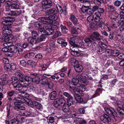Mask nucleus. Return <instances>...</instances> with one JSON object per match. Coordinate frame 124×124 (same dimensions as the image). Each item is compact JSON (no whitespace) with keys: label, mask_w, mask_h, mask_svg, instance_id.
Segmentation results:
<instances>
[{"label":"nucleus","mask_w":124,"mask_h":124,"mask_svg":"<svg viewBox=\"0 0 124 124\" xmlns=\"http://www.w3.org/2000/svg\"><path fill=\"white\" fill-rule=\"evenodd\" d=\"M15 19L9 16L4 17L2 19V23L4 25L2 28V33L4 35H10L11 34V28L9 26L12 24Z\"/></svg>","instance_id":"1"},{"label":"nucleus","mask_w":124,"mask_h":124,"mask_svg":"<svg viewBox=\"0 0 124 124\" xmlns=\"http://www.w3.org/2000/svg\"><path fill=\"white\" fill-rule=\"evenodd\" d=\"M8 48L4 47L1 50L6 53L9 51L15 54L17 56H19L20 54H22L23 49L21 45L19 43L16 44L15 46L11 45L8 46Z\"/></svg>","instance_id":"2"},{"label":"nucleus","mask_w":124,"mask_h":124,"mask_svg":"<svg viewBox=\"0 0 124 124\" xmlns=\"http://www.w3.org/2000/svg\"><path fill=\"white\" fill-rule=\"evenodd\" d=\"M46 37V34H42L40 36L39 39L30 37L28 38L27 40L28 42L32 46L33 45V44H37L45 40Z\"/></svg>","instance_id":"3"},{"label":"nucleus","mask_w":124,"mask_h":124,"mask_svg":"<svg viewBox=\"0 0 124 124\" xmlns=\"http://www.w3.org/2000/svg\"><path fill=\"white\" fill-rule=\"evenodd\" d=\"M50 17L49 16L47 17H42L40 18L41 22H43L42 23V27L44 29H46V32L47 29H49L48 24H51L53 23V20L52 19L49 18Z\"/></svg>","instance_id":"4"},{"label":"nucleus","mask_w":124,"mask_h":124,"mask_svg":"<svg viewBox=\"0 0 124 124\" xmlns=\"http://www.w3.org/2000/svg\"><path fill=\"white\" fill-rule=\"evenodd\" d=\"M15 98L13 99L11 97H9L8 100L11 102L15 104L14 109L17 111H18L20 110H24L25 109V107L21 104H20V102L18 101H14Z\"/></svg>","instance_id":"5"},{"label":"nucleus","mask_w":124,"mask_h":124,"mask_svg":"<svg viewBox=\"0 0 124 124\" xmlns=\"http://www.w3.org/2000/svg\"><path fill=\"white\" fill-rule=\"evenodd\" d=\"M26 91H27V90L24 91L23 90V91L22 90L19 92V93L18 96L15 98L14 101H18L20 102V104H21V99H24V98H27L29 96V94L23 92L24 91L25 92Z\"/></svg>","instance_id":"6"},{"label":"nucleus","mask_w":124,"mask_h":124,"mask_svg":"<svg viewBox=\"0 0 124 124\" xmlns=\"http://www.w3.org/2000/svg\"><path fill=\"white\" fill-rule=\"evenodd\" d=\"M54 107H57L59 106H62L66 103L65 100L62 98H56L54 101Z\"/></svg>","instance_id":"7"},{"label":"nucleus","mask_w":124,"mask_h":124,"mask_svg":"<svg viewBox=\"0 0 124 124\" xmlns=\"http://www.w3.org/2000/svg\"><path fill=\"white\" fill-rule=\"evenodd\" d=\"M42 7L43 9L50 8L52 6V2L51 0H43L42 2Z\"/></svg>","instance_id":"8"},{"label":"nucleus","mask_w":124,"mask_h":124,"mask_svg":"<svg viewBox=\"0 0 124 124\" xmlns=\"http://www.w3.org/2000/svg\"><path fill=\"white\" fill-rule=\"evenodd\" d=\"M104 109L107 113L114 117L117 116V113L112 108L106 107L104 108Z\"/></svg>","instance_id":"9"},{"label":"nucleus","mask_w":124,"mask_h":124,"mask_svg":"<svg viewBox=\"0 0 124 124\" xmlns=\"http://www.w3.org/2000/svg\"><path fill=\"white\" fill-rule=\"evenodd\" d=\"M58 28L57 26L55 25H52L51 26V28L49 29H47L46 33V37L47 35H51L53 34L56 30Z\"/></svg>","instance_id":"10"},{"label":"nucleus","mask_w":124,"mask_h":124,"mask_svg":"<svg viewBox=\"0 0 124 124\" xmlns=\"http://www.w3.org/2000/svg\"><path fill=\"white\" fill-rule=\"evenodd\" d=\"M100 34L97 31L94 32L90 36V39L94 41H100L101 39L99 38Z\"/></svg>","instance_id":"11"},{"label":"nucleus","mask_w":124,"mask_h":124,"mask_svg":"<svg viewBox=\"0 0 124 124\" xmlns=\"http://www.w3.org/2000/svg\"><path fill=\"white\" fill-rule=\"evenodd\" d=\"M58 9L54 8H51L47 10L46 12V15L48 16H53L56 15L58 13Z\"/></svg>","instance_id":"12"},{"label":"nucleus","mask_w":124,"mask_h":124,"mask_svg":"<svg viewBox=\"0 0 124 124\" xmlns=\"http://www.w3.org/2000/svg\"><path fill=\"white\" fill-rule=\"evenodd\" d=\"M77 86H70L69 88L70 89V90L73 92L75 93L79 92V89H80V88H82V85H78Z\"/></svg>","instance_id":"13"},{"label":"nucleus","mask_w":124,"mask_h":124,"mask_svg":"<svg viewBox=\"0 0 124 124\" xmlns=\"http://www.w3.org/2000/svg\"><path fill=\"white\" fill-rule=\"evenodd\" d=\"M101 120L104 123L108 122H111V119L109 116L106 114H104L100 117Z\"/></svg>","instance_id":"14"},{"label":"nucleus","mask_w":124,"mask_h":124,"mask_svg":"<svg viewBox=\"0 0 124 124\" xmlns=\"http://www.w3.org/2000/svg\"><path fill=\"white\" fill-rule=\"evenodd\" d=\"M18 1L16 0L15 1H13L11 2L10 5L8 6V7H11V8L12 9H16L19 8V6L18 4Z\"/></svg>","instance_id":"15"},{"label":"nucleus","mask_w":124,"mask_h":124,"mask_svg":"<svg viewBox=\"0 0 124 124\" xmlns=\"http://www.w3.org/2000/svg\"><path fill=\"white\" fill-rule=\"evenodd\" d=\"M14 36L12 35H6L3 36L0 39V41L2 42H6L12 39Z\"/></svg>","instance_id":"16"},{"label":"nucleus","mask_w":124,"mask_h":124,"mask_svg":"<svg viewBox=\"0 0 124 124\" xmlns=\"http://www.w3.org/2000/svg\"><path fill=\"white\" fill-rule=\"evenodd\" d=\"M32 75L33 76L32 81L36 84L39 83L40 81L39 77L36 74H32Z\"/></svg>","instance_id":"17"},{"label":"nucleus","mask_w":124,"mask_h":124,"mask_svg":"<svg viewBox=\"0 0 124 124\" xmlns=\"http://www.w3.org/2000/svg\"><path fill=\"white\" fill-rule=\"evenodd\" d=\"M56 6L60 14H63L64 15L66 14L67 12L66 7L64 8L63 9L59 5H56Z\"/></svg>","instance_id":"18"},{"label":"nucleus","mask_w":124,"mask_h":124,"mask_svg":"<svg viewBox=\"0 0 124 124\" xmlns=\"http://www.w3.org/2000/svg\"><path fill=\"white\" fill-rule=\"evenodd\" d=\"M116 52L111 49H107L105 51V55L106 56H109L110 55L115 56Z\"/></svg>","instance_id":"19"},{"label":"nucleus","mask_w":124,"mask_h":124,"mask_svg":"<svg viewBox=\"0 0 124 124\" xmlns=\"http://www.w3.org/2000/svg\"><path fill=\"white\" fill-rule=\"evenodd\" d=\"M15 75L16 77L19 80V82L22 81L23 78H24L23 75L20 72L17 71L15 73Z\"/></svg>","instance_id":"20"},{"label":"nucleus","mask_w":124,"mask_h":124,"mask_svg":"<svg viewBox=\"0 0 124 124\" xmlns=\"http://www.w3.org/2000/svg\"><path fill=\"white\" fill-rule=\"evenodd\" d=\"M69 85L70 86L77 85L79 82V80L78 78H73L72 79V81H68Z\"/></svg>","instance_id":"21"},{"label":"nucleus","mask_w":124,"mask_h":124,"mask_svg":"<svg viewBox=\"0 0 124 124\" xmlns=\"http://www.w3.org/2000/svg\"><path fill=\"white\" fill-rule=\"evenodd\" d=\"M69 43L71 45L76 44L78 42V39L75 37H71L70 38V39L69 41Z\"/></svg>","instance_id":"22"},{"label":"nucleus","mask_w":124,"mask_h":124,"mask_svg":"<svg viewBox=\"0 0 124 124\" xmlns=\"http://www.w3.org/2000/svg\"><path fill=\"white\" fill-rule=\"evenodd\" d=\"M16 10L11 11V15L14 16H18L21 14L22 13L21 10L20 9H16Z\"/></svg>","instance_id":"23"},{"label":"nucleus","mask_w":124,"mask_h":124,"mask_svg":"<svg viewBox=\"0 0 124 124\" xmlns=\"http://www.w3.org/2000/svg\"><path fill=\"white\" fill-rule=\"evenodd\" d=\"M70 18L71 20L72 21L74 25H76L78 23L77 18L74 15L71 14L70 16Z\"/></svg>","instance_id":"24"},{"label":"nucleus","mask_w":124,"mask_h":124,"mask_svg":"<svg viewBox=\"0 0 124 124\" xmlns=\"http://www.w3.org/2000/svg\"><path fill=\"white\" fill-rule=\"evenodd\" d=\"M80 47V46L77 44H74L72 45L70 47V49L71 51H78V48Z\"/></svg>","instance_id":"25"},{"label":"nucleus","mask_w":124,"mask_h":124,"mask_svg":"<svg viewBox=\"0 0 124 124\" xmlns=\"http://www.w3.org/2000/svg\"><path fill=\"white\" fill-rule=\"evenodd\" d=\"M91 39L90 38L87 37L85 38L84 40V41L88 47H89L92 45V41Z\"/></svg>","instance_id":"26"},{"label":"nucleus","mask_w":124,"mask_h":124,"mask_svg":"<svg viewBox=\"0 0 124 124\" xmlns=\"http://www.w3.org/2000/svg\"><path fill=\"white\" fill-rule=\"evenodd\" d=\"M99 8V7L98 6L95 5L93 6L92 8H89L88 11H90L91 14L93 13L95 11L98 10Z\"/></svg>","instance_id":"27"},{"label":"nucleus","mask_w":124,"mask_h":124,"mask_svg":"<svg viewBox=\"0 0 124 124\" xmlns=\"http://www.w3.org/2000/svg\"><path fill=\"white\" fill-rule=\"evenodd\" d=\"M119 14L115 11L112 12L110 15V18L112 19H115L118 17Z\"/></svg>","instance_id":"28"},{"label":"nucleus","mask_w":124,"mask_h":124,"mask_svg":"<svg viewBox=\"0 0 124 124\" xmlns=\"http://www.w3.org/2000/svg\"><path fill=\"white\" fill-rule=\"evenodd\" d=\"M75 70L78 72H80L82 71L83 68L82 66L80 65H76L74 66Z\"/></svg>","instance_id":"29"},{"label":"nucleus","mask_w":124,"mask_h":124,"mask_svg":"<svg viewBox=\"0 0 124 124\" xmlns=\"http://www.w3.org/2000/svg\"><path fill=\"white\" fill-rule=\"evenodd\" d=\"M31 33V35L32 37L34 38L39 39V38L40 37V36L39 37V34L37 32L34 30H31L30 31Z\"/></svg>","instance_id":"30"},{"label":"nucleus","mask_w":124,"mask_h":124,"mask_svg":"<svg viewBox=\"0 0 124 124\" xmlns=\"http://www.w3.org/2000/svg\"><path fill=\"white\" fill-rule=\"evenodd\" d=\"M58 43L61 44L62 46L65 47L67 45V43L65 42V40L63 39H59L57 40Z\"/></svg>","instance_id":"31"},{"label":"nucleus","mask_w":124,"mask_h":124,"mask_svg":"<svg viewBox=\"0 0 124 124\" xmlns=\"http://www.w3.org/2000/svg\"><path fill=\"white\" fill-rule=\"evenodd\" d=\"M89 7L88 6L87 7L83 6L82 7V8L80 9V11L81 10L83 13L86 12L88 13L89 12H90V11H88L89 10V8H88Z\"/></svg>","instance_id":"32"},{"label":"nucleus","mask_w":124,"mask_h":124,"mask_svg":"<svg viewBox=\"0 0 124 124\" xmlns=\"http://www.w3.org/2000/svg\"><path fill=\"white\" fill-rule=\"evenodd\" d=\"M67 105L66 103V104H65V105H63L62 106L63 111L65 113L67 112L70 110V108H69V106H68V105L67 106Z\"/></svg>","instance_id":"33"},{"label":"nucleus","mask_w":124,"mask_h":124,"mask_svg":"<svg viewBox=\"0 0 124 124\" xmlns=\"http://www.w3.org/2000/svg\"><path fill=\"white\" fill-rule=\"evenodd\" d=\"M75 121L77 122V123L79 124H84L86 123L85 121L83 119L80 118H77L75 120Z\"/></svg>","instance_id":"34"},{"label":"nucleus","mask_w":124,"mask_h":124,"mask_svg":"<svg viewBox=\"0 0 124 124\" xmlns=\"http://www.w3.org/2000/svg\"><path fill=\"white\" fill-rule=\"evenodd\" d=\"M56 92L54 91L51 93L50 94V98L51 100H54L56 97Z\"/></svg>","instance_id":"35"},{"label":"nucleus","mask_w":124,"mask_h":124,"mask_svg":"<svg viewBox=\"0 0 124 124\" xmlns=\"http://www.w3.org/2000/svg\"><path fill=\"white\" fill-rule=\"evenodd\" d=\"M110 26L112 28H116L118 26V25L115 20L112 21L110 24Z\"/></svg>","instance_id":"36"},{"label":"nucleus","mask_w":124,"mask_h":124,"mask_svg":"<svg viewBox=\"0 0 124 124\" xmlns=\"http://www.w3.org/2000/svg\"><path fill=\"white\" fill-rule=\"evenodd\" d=\"M104 10L103 8H99L98 12L95 13L96 16H101V14L104 12Z\"/></svg>","instance_id":"37"},{"label":"nucleus","mask_w":124,"mask_h":124,"mask_svg":"<svg viewBox=\"0 0 124 124\" xmlns=\"http://www.w3.org/2000/svg\"><path fill=\"white\" fill-rule=\"evenodd\" d=\"M100 46L105 51L108 47L107 45L101 42L99 43Z\"/></svg>","instance_id":"38"},{"label":"nucleus","mask_w":124,"mask_h":124,"mask_svg":"<svg viewBox=\"0 0 124 124\" xmlns=\"http://www.w3.org/2000/svg\"><path fill=\"white\" fill-rule=\"evenodd\" d=\"M116 109L120 115L122 116L124 115V111H123V108L122 109L120 107H118L116 108Z\"/></svg>","instance_id":"39"},{"label":"nucleus","mask_w":124,"mask_h":124,"mask_svg":"<svg viewBox=\"0 0 124 124\" xmlns=\"http://www.w3.org/2000/svg\"><path fill=\"white\" fill-rule=\"evenodd\" d=\"M24 78L22 81L19 82V83L20 84H21V85L23 86L24 88L26 87L29 85V83L28 82L26 81H24Z\"/></svg>","instance_id":"40"},{"label":"nucleus","mask_w":124,"mask_h":124,"mask_svg":"<svg viewBox=\"0 0 124 124\" xmlns=\"http://www.w3.org/2000/svg\"><path fill=\"white\" fill-rule=\"evenodd\" d=\"M117 56L119 59L122 60H124V54H119L117 52H116L115 56Z\"/></svg>","instance_id":"41"},{"label":"nucleus","mask_w":124,"mask_h":124,"mask_svg":"<svg viewBox=\"0 0 124 124\" xmlns=\"http://www.w3.org/2000/svg\"><path fill=\"white\" fill-rule=\"evenodd\" d=\"M32 78L29 75H26L24 76V79L27 82H31L32 81Z\"/></svg>","instance_id":"42"},{"label":"nucleus","mask_w":124,"mask_h":124,"mask_svg":"<svg viewBox=\"0 0 124 124\" xmlns=\"http://www.w3.org/2000/svg\"><path fill=\"white\" fill-rule=\"evenodd\" d=\"M60 27L62 29V31L63 32L65 33H67L68 32V29L66 27L64 26H63L62 24H61Z\"/></svg>","instance_id":"43"},{"label":"nucleus","mask_w":124,"mask_h":124,"mask_svg":"<svg viewBox=\"0 0 124 124\" xmlns=\"http://www.w3.org/2000/svg\"><path fill=\"white\" fill-rule=\"evenodd\" d=\"M63 95L68 99L72 100L73 97L71 95L68 93L67 92H64L63 93Z\"/></svg>","instance_id":"44"},{"label":"nucleus","mask_w":124,"mask_h":124,"mask_svg":"<svg viewBox=\"0 0 124 124\" xmlns=\"http://www.w3.org/2000/svg\"><path fill=\"white\" fill-rule=\"evenodd\" d=\"M71 32L73 35H77L78 34V31L76 30L75 28L74 27H72L71 28Z\"/></svg>","instance_id":"45"},{"label":"nucleus","mask_w":124,"mask_h":124,"mask_svg":"<svg viewBox=\"0 0 124 124\" xmlns=\"http://www.w3.org/2000/svg\"><path fill=\"white\" fill-rule=\"evenodd\" d=\"M61 35V33L59 31H56L54 34L53 36V39H55L58 36H60Z\"/></svg>","instance_id":"46"},{"label":"nucleus","mask_w":124,"mask_h":124,"mask_svg":"<svg viewBox=\"0 0 124 124\" xmlns=\"http://www.w3.org/2000/svg\"><path fill=\"white\" fill-rule=\"evenodd\" d=\"M34 102H35V103L34 106H35L37 108L40 109L42 108V106L41 104L36 101Z\"/></svg>","instance_id":"47"},{"label":"nucleus","mask_w":124,"mask_h":124,"mask_svg":"<svg viewBox=\"0 0 124 124\" xmlns=\"http://www.w3.org/2000/svg\"><path fill=\"white\" fill-rule=\"evenodd\" d=\"M82 83L83 84V85L85 86L89 85L90 84V83L88 80L85 79H82Z\"/></svg>","instance_id":"48"},{"label":"nucleus","mask_w":124,"mask_h":124,"mask_svg":"<svg viewBox=\"0 0 124 124\" xmlns=\"http://www.w3.org/2000/svg\"><path fill=\"white\" fill-rule=\"evenodd\" d=\"M115 39L116 40L121 41L123 39V36L121 35H116Z\"/></svg>","instance_id":"49"},{"label":"nucleus","mask_w":124,"mask_h":124,"mask_svg":"<svg viewBox=\"0 0 124 124\" xmlns=\"http://www.w3.org/2000/svg\"><path fill=\"white\" fill-rule=\"evenodd\" d=\"M34 25L38 28L39 27H42L43 25H42V22H36L34 23Z\"/></svg>","instance_id":"50"},{"label":"nucleus","mask_w":124,"mask_h":124,"mask_svg":"<svg viewBox=\"0 0 124 124\" xmlns=\"http://www.w3.org/2000/svg\"><path fill=\"white\" fill-rule=\"evenodd\" d=\"M21 102H23L24 103H25L26 102L27 103V104H28V103L31 100L29 99L28 98H24V99H21ZM23 106L24 105H23V103H21Z\"/></svg>","instance_id":"51"},{"label":"nucleus","mask_w":124,"mask_h":124,"mask_svg":"<svg viewBox=\"0 0 124 124\" xmlns=\"http://www.w3.org/2000/svg\"><path fill=\"white\" fill-rule=\"evenodd\" d=\"M97 52L99 54H101L103 53L105 51L102 49L100 46H98L97 48Z\"/></svg>","instance_id":"52"},{"label":"nucleus","mask_w":124,"mask_h":124,"mask_svg":"<svg viewBox=\"0 0 124 124\" xmlns=\"http://www.w3.org/2000/svg\"><path fill=\"white\" fill-rule=\"evenodd\" d=\"M16 93V92L13 90L9 91L7 93L8 95L9 96H11L14 95Z\"/></svg>","instance_id":"53"},{"label":"nucleus","mask_w":124,"mask_h":124,"mask_svg":"<svg viewBox=\"0 0 124 124\" xmlns=\"http://www.w3.org/2000/svg\"><path fill=\"white\" fill-rule=\"evenodd\" d=\"M90 27L93 29H95L96 28V24L94 23H92L90 24Z\"/></svg>","instance_id":"54"},{"label":"nucleus","mask_w":124,"mask_h":124,"mask_svg":"<svg viewBox=\"0 0 124 124\" xmlns=\"http://www.w3.org/2000/svg\"><path fill=\"white\" fill-rule=\"evenodd\" d=\"M71 54L72 55L75 56H78L80 55V54L78 52V51H71Z\"/></svg>","instance_id":"55"},{"label":"nucleus","mask_w":124,"mask_h":124,"mask_svg":"<svg viewBox=\"0 0 124 124\" xmlns=\"http://www.w3.org/2000/svg\"><path fill=\"white\" fill-rule=\"evenodd\" d=\"M85 111L83 108H80L77 110V112L78 114H82L85 113Z\"/></svg>","instance_id":"56"},{"label":"nucleus","mask_w":124,"mask_h":124,"mask_svg":"<svg viewBox=\"0 0 124 124\" xmlns=\"http://www.w3.org/2000/svg\"><path fill=\"white\" fill-rule=\"evenodd\" d=\"M35 55L34 53L32 52L27 54L25 55V56H27L28 58H32Z\"/></svg>","instance_id":"57"},{"label":"nucleus","mask_w":124,"mask_h":124,"mask_svg":"<svg viewBox=\"0 0 124 124\" xmlns=\"http://www.w3.org/2000/svg\"><path fill=\"white\" fill-rule=\"evenodd\" d=\"M12 83H16L17 82L19 83V80L16 77H14L12 78Z\"/></svg>","instance_id":"58"},{"label":"nucleus","mask_w":124,"mask_h":124,"mask_svg":"<svg viewBox=\"0 0 124 124\" xmlns=\"http://www.w3.org/2000/svg\"><path fill=\"white\" fill-rule=\"evenodd\" d=\"M94 17V16L93 15H90L87 17V19L88 21L90 22L93 20Z\"/></svg>","instance_id":"59"},{"label":"nucleus","mask_w":124,"mask_h":124,"mask_svg":"<svg viewBox=\"0 0 124 124\" xmlns=\"http://www.w3.org/2000/svg\"><path fill=\"white\" fill-rule=\"evenodd\" d=\"M19 62L21 65L23 67H25L26 66V62L24 60H20Z\"/></svg>","instance_id":"60"},{"label":"nucleus","mask_w":124,"mask_h":124,"mask_svg":"<svg viewBox=\"0 0 124 124\" xmlns=\"http://www.w3.org/2000/svg\"><path fill=\"white\" fill-rule=\"evenodd\" d=\"M74 102L72 101V100H71L70 99H68L67 100V105L68 106H69L71 104H74Z\"/></svg>","instance_id":"61"},{"label":"nucleus","mask_w":124,"mask_h":124,"mask_svg":"<svg viewBox=\"0 0 124 124\" xmlns=\"http://www.w3.org/2000/svg\"><path fill=\"white\" fill-rule=\"evenodd\" d=\"M42 81L41 82V84L43 85H45L48 84V80L47 79L44 78L42 79Z\"/></svg>","instance_id":"62"},{"label":"nucleus","mask_w":124,"mask_h":124,"mask_svg":"<svg viewBox=\"0 0 124 124\" xmlns=\"http://www.w3.org/2000/svg\"><path fill=\"white\" fill-rule=\"evenodd\" d=\"M121 2L120 1L116 0L114 2V5L116 7L120 6L121 4Z\"/></svg>","instance_id":"63"},{"label":"nucleus","mask_w":124,"mask_h":124,"mask_svg":"<svg viewBox=\"0 0 124 124\" xmlns=\"http://www.w3.org/2000/svg\"><path fill=\"white\" fill-rule=\"evenodd\" d=\"M18 121L16 119H14L11 121V124H18Z\"/></svg>","instance_id":"64"}]
</instances>
